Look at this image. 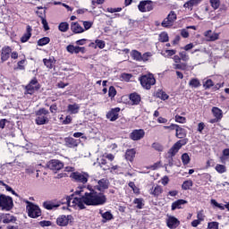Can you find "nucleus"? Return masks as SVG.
I'll return each mask as SVG.
<instances>
[{"label":"nucleus","instance_id":"obj_1","mask_svg":"<svg viewBox=\"0 0 229 229\" xmlns=\"http://www.w3.org/2000/svg\"><path fill=\"white\" fill-rule=\"evenodd\" d=\"M89 192H83V188L77 190L75 194H79L81 197H75L74 195L67 196L62 199V205H68V207H78L81 210H84L87 208L85 205L88 207H100L101 205H105L106 203V195L103 192L96 191V186H92L89 184L87 186Z\"/></svg>","mask_w":229,"mask_h":229},{"label":"nucleus","instance_id":"obj_2","mask_svg":"<svg viewBox=\"0 0 229 229\" xmlns=\"http://www.w3.org/2000/svg\"><path fill=\"white\" fill-rule=\"evenodd\" d=\"M36 119L35 123L38 124V126H42L44 124H47L49 123V118L47 115H49V111L44 107L39 108L38 111H36Z\"/></svg>","mask_w":229,"mask_h":229},{"label":"nucleus","instance_id":"obj_3","mask_svg":"<svg viewBox=\"0 0 229 229\" xmlns=\"http://www.w3.org/2000/svg\"><path fill=\"white\" fill-rule=\"evenodd\" d=\"M25 203H27L26 210L29 217L37 219V217H40V216H42V210H40V208L38 205H35L30 200H26Z\"/></svg>","mask_w":229,"mask_h":229},{"label":"nucleus","instance_id":"obj_4","mask_svg":"<svg viewBox=\"0 0 229 229\" xmlns=\"http://www.w3.org/2000/svg\"><path fill=\"white\" fill-rule=\"evenodd\" d=\"M140 85L143 87V89H146V90H149L151 87L157 83V80L152 73L141 75L140 77Z\"/></svg>","mask_w":229,"mask_h":229},{"label":"nucleus","instance_id":"obj_5","mask_svg":"<svg viewBox=\"0 0 229 229\" xmlns=\"http://www.w3.org/2000/svg\"><path fill=\"white\" fill-rule=\"evenodd\" d=\"M0 208L2 210H5V212H9L13 208V199L10 196H6L4 194L0 195Z\"/></svg>","mask_w":229,"mask_h":229},{"label":"nucleus","instance_id":"obj_6","mask_svg":"<svg viewBox=\"0 0 229 229\" xmlns=\"http://www.w3.org/2000/svg\"><path fill=\"white\" fill-rule=\"evenodd\" d=\"M89 174L85 172H72L70 175L72 180H74V182H77L78 183H83L84 185L89 182Z\"/></svg>","mask_w":229,"mask_h":229},{"label":"nucleus","instance_id":"obj_7","mask_svg":"<svg viewBox=\"0 0 229 229\" xmlns=\"http://www.w3.org/2000/svg\"><path fill=\"white\" fill-rule=\"evenodd\" d=\"M177 15L174 11H171L166 18L164 19V21L161 23V26L163 28H171L176 21Z\"/></svg>","mask_w":229,"mask_h":229},{"label":"nucleus","instance_id":"obj_8","mask_svg":"<svg viewBox=\"0 0 229 229\" xmlns=\"http://www.w3.org/2000/svg\"><path fill=\"white\" fill-rule=\"evenodd\" d=\"M138 8L140 12L146 13L151 12L153 10V1L151 0H144L140 2Z\"/></svg>","mask_w":229,"mask_h":229},{"label":"nucleus","instance_id":"obj_9","mask_svg":"<svg viewBox=\"0 0 229 229\" xmlns=\"http://www.w3.org/2000/svg\"><path fill=\"white\" fill-rule=\"evenodd\" d=\"M72 221H74V218L71 215H62L56 219L58 226H67L69 223H72Z\"/></svg>","mask_w":229,"mask_h":229},{"label":"nucleus","instance_id":"obj_10","mask_svg":"<svg viewBox=\"0 0 229 229\" xmlns=\"http://www.w3.org/2000/svg\"><path fill=\"white\" fill-rule=\"evenodd\" d=\"M47 167L51 171H60V169H64V164L58 159H52L47 163Z\"/></svg>","mask_w":229,"mask_h":229},{"label":"nucleus","instance_id":"obj_11","mask_svg":"<svg viewBox=\"0 0 229 229\" xmlns=\"http://www.w3.org/2000/svg\"><path fill=\"white\" fill-rule=\"evenodd\" d=\"M109 185L110 182L107 179H100L98 181V185H95V189L103 194L108 189Z\"/></svg>","mask_w":229,"mask_h":229},{"label":"nucleus","instance_id":"obj_12","mask_svg":"<svg viewBox=\"0 0 229 229\" xmlns=\"http://www.w3.org/2000/svg\"><path fill=\"white\" fill-rule=\"evenodd\" d=\"M119 112H121V108L119 107L112 109L106 114V119H109L111 122L117 121L119 119Z\"/></svg>","mask_w":229,"mask_h":229},{"label":"nucleus","instance_id":"obj_13","mask_svg":"<svg viewBox=\"0 0 229 229\" xmlns=\"http://www.w3.org/2000/svg\"><path fill=\"white\" fill-rule=\"evenodd\" d=\"M166 225L170 229H176L180 226V220L174 216H168L166 219Z\"/></svg>","mask_w":229,"mask_h":229},{"label":"nucleus","instance_id":"obj_14","mask_svg":"<svg viewBox=\"0 0 229 229\" xmlns=\"http://www.w3.org/2000/svg\"><path fill=\"white\" fill-rule=\"evenodd\" d=\"M144 135H146V132L144 130L140 129V130H134L131 135L130 138L131 140H140V139H144Z\"/></svg>","mask_w":229,"mask_h":229},{"label":"nucleus","instance_id":"obj_15","mask_svg":"<svg viewBox=\"0 0 229 229\" xmlns=\"http://www.w3.org/2000/svg\"><path fill=\"white\" fill-rule=\"evenodd\" d=\"M180 151V148L174 143L173 147L168 150V164L169 165L173 166V157L176 156V153Z\"/></svg>","mask_w":229,"mask_h":229},{"label":"nucleus","instance_id":"obj_16","mask_svg":"<svg viewBox=\"0 0 229 229\" xmlns=\"http://www.w3.org/2000/svg\"><path fill=\"white\" fill-rule=\"evenodd\" d=\"M180 151V148L174 143L173 147L168 150V164L169 165L173 166V157L176 156V153Z\"/></svg>","mask_w":229,"mask_h":229},{"label":"nucleus","instance_id":"obj_17","mask_svg":"<svg viewBox=\"0 0 229 229\" xmlns=\"http://www.w3.org/2000/svg\"><path fill=\"white\" fill-rule=\"evenodd\" d=\"M10 55H12V47H4L1 51V61L6 62L10 58Z\"/></svg>","mask_w":229,"mask_h":229},{"label":"nucleus","instance_id":"obj_18","mask_svg":"<svg viewBox=\"0 0 229 229\" xmlns=\"http://www.w3.org/2000/svg\"><path fill=\"white\" fill-rule=\"evenodd\" d=\"M66 50L72 55H73V53H75V55H78V53H85V47H74L73 45H69L67 46Z\"/></svg>","mask_w":229,"mask_h":229},{"label":"nucleus","instance_id":"obj_19","mask_svg":"<svg viewBox=\"0 0 229 229\" xmlns=\"http://www.w3.org/2000/svg\"><path fill=\"white\" fill-rule=\"evenodd\" d=\"M204 35L208 42H214L219 39V34L213 32L212 30H207Z\"/></svg>","mask_w":229,"mask_h":229},{"label":"nucleus","instance_id":"obj_20","mask_svg":"<svg viewBox=\"0 0 229 229\" xmlns=\"http://www.w3.org/2000/svg\"><path fill=\"white\" fill-rule=\"evenodd\" d=\"M164 192V189L160 185L153 186L152 189L149 191V194L154 196V198H158L160 194Z\"/></svg>","mask_w":229,"mask_h":229},{"label":"nucleus","instance_id":"obj_21","mask_svg":"<svg viewBox=\"0 0 229 229\" xmlns=\"http://www.w3.org/2000/svg\"><path fill=\"white\" fill-rule=\"evenodd\" d=\"M31 31H33V29H31V26L28 25L26 33L21 38V42H22V44H24V42H28L30 38H31Z\"/></svg>","mask_w":229,"mask_h":229},{"label":"nucleus","instance_id":"obj_22","mask_svg":"<svg viewBox=\"0 0 229 229\" xmlns=\"http://www.w3.org/2000/svg\"><path fill=\"white\" fill-rule=\"evenodd\" d=\"M43 64L47 69H54L55 64H56V59L55 57H50L49 59H43Z\"/></svg>","mask_w":229,"mask_h":229},{"label":"nucleus","instance_id":"obj_23","mask_svg":"<svg viewBox=\"0 0 229 229\" xmlns=\"http://www.w3.org/2000/svg\"><path fill=\"white\" fill-rule=\"evenodd\" d=\"M175 131V136L177 137V139H185V137H187V131L180 127V125H177Z\"/></svg>","mask_w":229,"mask_h":229},{"label":"nucleus","instance_id":"obj_24","mask_svg":"<svg viewBox=\"0 0 229 229\" xmlns=\"http://www.w3.org/2000/svg\"><path fill=\"white\" fill-rule=\"evenodd\" d=\"M67 112L72 114H76L80 112V105L79 104H70L67 106Z\"/></svg>","mask_w":229,"mask_h":229},{"label":"nucleus","instance_id":"obj_25","mask_svg":"<svg viewBox=\"0 0 229 229\" xmlns=\"http://www.w3.org/2000/svg\"><path fill=\"white\" fill-rule=\"evenodd\" d=\"M61 203H55L53 201H45L43 203L44 208L47 210H53V208H58L60 207Z\"/></svg>","mask_w":229,"mask_h":229},{"label":"nucleus","instance_id":"obj_26","mask_svg":"<svg viewBox=\"0 0 229 229\" xmlns=\"http://www.w3.org/2000/svg\"><path fill=\"white\" fill-rule=\"evenodd\" d=\"M211 112L215 118L218 119L219 121L223 119V111L219 107L214 106Z\"/></svg>","mask_w":229,"mask_h":229},{"label":"nucleus","instance_id":"obj_27","mask_svg":"<svg viewBox=\"0 0 229 229\" xmlns=\"http://www.w3.org/2000/svg\"><path fill=\"white\" fill-rule=\"evenodd\" d=\"M71 30L73 33H83L85 31L78 22H72Z\"/></svg>","mask_w":229,"mask_h":229},{"label":"nucleus","instance_id":"obj_28","mask_svg":"<svg viewBox=\"0 0 229 229\" xmlns=\"http://www.w3.org/2000/svg\"><path fill=\"white\" fill-rule=\"evenodd\" d=\"M99 214H101V216L104 220H102V223H106V221H112L114 219V215L110 211H106L103 213V211L100 210Z\"/></svg>","mask_w":229,"mask_h":229},{"label":"nucleus","instance_id":"obj_29","mask_svg":"<svg viewBox=\"0 0 229 229\" xmlns=\"http://www.w3.org/2000/svg\"><path fill=\"white\" fill-rule=\"evenodd\" d=\"M136 153L137 152L135 151V148L126 150L125 152L126 160H129L130 162H133V158H135Z\"/></svg>","mask_w":229,"mask_h":229},{"label":"nucleus","instance_id":"obj_30","mask_svg":"<svg viewBox=\"0 0 229 229\" xmlns=\"http://www.w3.org/2000/svg\"><path fill=\"white\" fill-rule=\"evenodd\" d=\"M186 203H187V200L185 199L175 200L172 204V210H176V208H182V205H186Z\"/></svg>","mask_w":229,"mask_h":229},{"label":"nucleus","instance_id":"obj_31","mask_svg":"<svg viewBox=\"0 0 229 229\" xmlns=\"http://www.w3.org/2000/svg\"><path fill=\"white\" fill-rule=\"evenodd\" d=\"M130 100L131 101L132 105H139V103H140V95L137 93H131L130 95Z\"/></svg>","mask_w":229,"mask_h":229},{"label":"nucleus","instance_id":"obj_32","mask_svg":"<svg viewBox=\"0 0 229 229\" xmlns=\"http://www.w3.org/2000/svg\"><path fill=\"white\" fill-rule=\"evenodd\" d=\"M201 3V0H190L183 4L184 8H192V6H198Z\"/></svg>","mask_w":229,"mask_h":229},{"label":"nucleus","instance_id":"obj_33","mask_svg":"<svg viewBox=\"0 0 229 229\" xmlns=\"http://www.w3.org/2000/svg\"><path fill=\"white\" fill-rule=\"evenodd\" d=\"M40 89V85H37V86H33L31 84H28L26 86V90L28 94H33V92H35V90H38Z\"/></svg>","mask_w":229,"mask_h":229},{"label":"nucleus","instance_id":"obj_34","mask_svg":"<svg viewBox=\"0 0 229 229\" xmlns=\"http://www.w3.org/2000/svg\"><path fill=\"white\" fill-rule=\"evenodd\" d=\"M156 96L157 98H159V99H162L163 101L169 99V95H167V93H165L164 90H158Z\"/></svg>","mask_w":229,"mask_h":229},{"label":"nucleus","instance_id":"obj_35","mask_svg":"<svg viewBox=\"0 0 229 229\" xmlns=\"http://www.w3.org/2000/svg\"><path fill=\"white\" fill-rule=\"evenodd\" d=\"M131 56L136 62H142V54L137 50H133L131 53Z\"/></svg>","mask_w":229,"mask_h":229},{"label":"nucleus","instance_id":"obj_36","mask_svg":"<svg viewBox=\"0 0 229 229\" xmlns=\"http://www.w3.org/2000/svg\"><path fill=\"white\" fill-rule=\"evenodd\" d=\"M229 158V148L223 150V156L220 157L222 164H226V160Z\"/></svg>","mask_w":229,"mask_h":229},{"label":"nucleus","instance_id":"obj_37","mask_svg":"<svg viewBox=\"0 0 229 229\" xmlns=\"http://www.w3.org/2000/svg\"><path fill=\"white\" fill-rule=\"evenodd\" d=\"M13 221H15V216H13L10 214H4L3 223L8 224V223H13Z\"/></svg>","mask_w":229,"mask_h":229},{"label":"nucleus","instance_id":"obj_38","mask_svg":"<svg viewBox=\"0 0 229 229\" xmlns=\"http://www.w3.org/2000/svg\"><path fill=\"white\" fill-rule=\"evenodd\" d=\"M65 142L70 148H76L78 146V141L74 138H68L65 140Z\"/></svg>","mask_w":229,"mask_h":229},{"label":"nucleus","instance_id":"obj_39","mask_svg":"<svg viewBox=\"0 0 229 229\" xmlns=\"http://www.w3.org/2000/svg\"><path fill=\"white\" fill-rule=\"evenodd\" d=\"M189 85L192 89H198V87H201V82H199V80L198 79H191L189 82Z\"/></svg>","mask_w":229,"mask_h":229},{"label":"nucleus","instance_id":"obj_40","mask_svg":"<svg viewBox=\"0 0 229 229\" xmlns=\"http://www.w3.org/2000/svg\"><path fill=\"white\" fill-rule=\"evenodd\" d=\"M49 42H51V39L48 37H44L42 38H40L39 40H38V46H47V44H49Z\"/></svg>","mask_w":229,"mask_h":229},{"label":"nucleus","instance_id":"obj_41","mask_svg":"<svg viewBox=\"0 0 229 229\" xmlns=\"http://www.w3.org/2000/svg\"><path fill=\"white\" fill-rule=\"evenodd\" d=\"M134 205H137L136 208L141 209L144 208V199H135L133 200Z\"/></svg>","mask_w":229,"mask_h":229},{"label":"nucleus","instance_id":"obj_42","mask_svg":"<svg viewBox=\"0 0 229 229\" xmlns=\"http://www.w3.org/2000/svg\"><path fill=\"white\" fill-rule=\"evenodd\" d=\"M187 142H189V139L187 138H182V140H178L176 143H174L176 145V147L179 148V149H182V146H185L187 144Z\"/></svg>","mask_w":229,"mask_h":229},{"label":"nucleus","instance_id":"obj_43","mask_svg":"<svg viewBox=\"0 0 229 229\" xmlns=\"http://www.w3.org/2000/svg\"><path fill=\"white\" fill-rule=\"evenodd\" d=\"M192 185H193L192 181L188 180V181L183 182V183L182 185V189L183 191H189V189H191V187H192Z\"/></svg>","mask_w":229,"mask_h":229},{"label":"nucleus","instance_id":"obj_44","mask_svg":"<svg viewBox=\"0 0 229 229\" xmlns=\"http://www.w3.org/2000/svg\"><path fill=\"white\" fill-rule=\"evenodd\" d=\"M59 31L65 33L69 30V23L67 22H61L58 26Z\"/></svg>","mask_w":229,"mask_h":229},{"label":"nucleus","instance_id":"obj_45","mask_svg":"<svg viewBox=\"0 0 229 229\" xmlns=\"http://www.w3.org/2000/svg\"><path fill=\"white\" fill-rule=\"evenodd\" d=\"M215 169L216 173H219V174H223V173H226V166L225 165H216Z\"/></svg>","mask_w":229,"mask_h":229},{"label":"nucleus","instance_id":"obj_46","mask_svg":"<svg viewBox=\"0 0 229 229\" xmlns=\"http://www.w3.org/2000/svg\"><path fill=\"white\" fill-rule=\"evenodd\" d=\"M182 162L183 165H187L191 162V157H189L188 153H184L182 155Z\"/></svg>","mask_w":229,"mask_h":229},{"label":"nucleus","instance_id":"obj_47","mask_svg":"<svg viewBox=\"0 0 229 229\" xmlns=\"http://www.w3.org/2000/svg\"><path fill=\"white\" fill-rule=\"evenodd\" d=\"M159 42H169V35L166 32H162L159 35Z\"/></svg>","mask_w":229,"mask_h":229},{"label":"nucleus","instance_id":"obj_48","mask_svg":"<svg viewBox=\"0 0 229 229\" xmlns=\"http://www.w3.org/2000/svg\"><path fill=\"white\" fill-rule=\"evenodd\" d=\"M210 4L214 10H217L219 6L221 5V1L220 0H210Z\"/></svg>","mask_w":229,"mask_h":229},{"label":"nucleus","instance_id":"obj_49","mask_svg":"<svg viewBox=\"0 0 229 229\" xmlns=\"http://www.w3.org/2000/svg\"><path fill=\"white\" fill-rule=\"evenodd\" d=\"M116 95H117V90H115V88L114 86L109 87V90H108L109 98H115Z\"/></svg>","mask_w":229,"mask_h":229},{"label":"nucleus","instance_id":"obj_50","mask_svg":"<svg viewBox=\"0 0 229 229\" xmlns=\"http://www.w3.org/2000/svg\"><path fill=\"white\" fill-rule=\"evenodd\" d=\"M211 205H213V207H216V208H219L220 210H225V206L219 204L216 199H212Z\"/></svg>","mask_w":229,"mask_h":229},{"label":"nucleus","instance_id":"obj_51","mask_svg":"<svg viewBox=\"0 0 229 229\" xmlns=\"http://www.w3.org/2000/svg\"><path fill=\"white\" fill-rule=\"evenodd\" d=\"M152 148L156 149V151H160V152L164 151V147L160 143H157V142L153 143Z\"/></svg>","mask_w":229,"mask_h":229},{"label":"nucleus","instance_id":"obj_52","mask_svg":"<svg viewBox=\"0 0 229 229\" xmlns=\"http://www.w3.org/2000/svg\"><path fill=\"white\" fill-rule=\"evenodd\" d=\"M175 121H176V123H180L181 124H185L187 119L183 116L176 114Z\"/></svg>","mask_w":229,"mask_h":229},{"label":"nucleus","instance_id":"obj_53","mask_svg":"<svg viewBox=\"0 0 229 229\" xmlns=\"http://www.w3.org/2000/svg\"><path fill=\"white\" fill-rule=\"evenodd\" d=\"M98 165L100 167L103 168V171H108V169H110V167L108 166L103 167V165H106V159L105 158L100 159V161L98 162Z\"/></svg>","mask_w":229,"mask_h":229},{"label":"nucleus","instance_id":"obj_54","mask_svg":"<svg viewBox=\"0 0 229 229\" xmlns=\"http://www.w3.org/2000/svg\"><path fill=\"white\" fill-rule=\"evenodd\" d=\"M208 229H219V223L210 222L208 224Z\"/></svg>","mask_w":229,"mask_h":229},{"label":"nucleus","instance_id":"obj_55","mask_svg":"<svg viewBox=\"0 0 229 229\" xmlns=\"http://www.w3.org/2000/svg\"><path fill=\"white\" fill-rule=\"evenodd\" d=\"M179 55H180L181 60H182V62H188L189 55H187V52L182 51Z\"/></svg>","mask_w":229,"mask_h":229},{"label":"nucleus","instance_id":"obj_56","mask_svg":"<svg viewBox=\"0 0 229 229\" xmlns=\"http://www.w3.org/2000/svg\"><path fill=\"white\" fill-rule=\"evenodd\" d=\"M41 22L43 24V28H44L45 31L49 30V25L47 23V20H46V18H44V17H41Z\"/></svg>","mask_w":229,"mask_h":229},{"label":"nucleus","instance_id":"obj_57","mask_svg":"<svg viewBox=\"0 0 229 229\" xmlns=\"http://www.w3.org/2000/svg\"><path fill=\"white\" fill-rule=\"evenodd\" d=\"M210 87H214V81H212V80L208 79L204 82V88L210 89Z\"/></svg>","mask_w":229,"mask_h":229},{"label":"nucleus","instance_id":"obj_58","mask_svg":"<svg viewBox=\"0 0 229 229\" xmlns=\"http://www.w3.org/2000/svg\"><path fill=\"white\" fill-rule=\"evenodd\" d=\"M95 43L97 44V46L99 47V49H105V41L101 40V39H97L95 41Z\"/></svg>","mask_w":229,"mask_h":229},{"label":"nucleus","instance_id":"obj_59","mask_svg":"<svg viewBox=\"0 0 229 229\" xmlns=\"http://www.w3.org/2000/svg\"><path fill=\"white\" fill-rule=\"evenodd\" d=\"M24 64H26V59H23V60L18 62V69L20 71H24V69H25Z\"/></svg>","mask_w":229,"mask_h":229},{"label":"nucleus","instance_id":"obj_60","mask_svg":"<svg viewBox=\"0 0 229 229\" xmlns=\"http://www.w3.org/2000/svg\"><path fill=\"white\" fill-rule=\"evenodd\" d=\"M197 218H198V220L199 221H205V215H203V210H201V211H199L198 213H197Z\"/></svg>","mask_w":229,"mask_h":229},{"label":"nucleus","instance_id":"obj_61","mask_svg":"<svg viewBox=\"0 0 229 229\" xmlns=\"http://www.w3.org/2000/svg\"><path fill=\"white\" fill-rule=\"evenodd\" d=\"M175 69H180L181 71H185L187 69V64H175Z\"/></svg>","mask_w":229,"mask_h":229},{"label":"nucleus","instance_id":"obj_62","mask_svg":"<svg viewBox=\"0 0 229 229\" xmlns=\"http://www.w3.org/2000/svg\"><path fill=\"white\" fill-rule=\"evenodd\" d=\"M71 123H72V117L71 115H67L63 121V124H71Z\"/></svg>","mask_w":229,"mask_h":229},{"label":"nucleus","instance_id":"obj_63","mask_svg":"<svg viewBox=\"0 0 229 229\" xmlns=\"http://www.w3.org/2000/svg\"><path fill=\"white\" fill-rule=\"evenodd\" d=\"M39 225L42 227L51 226V221H46V220L40 221Z\"/></svg>","mask_w":229,"mask_h":229},{"label":"nucleus","instance_id":"obj_64","mask_svg":"<svg viewBox=\"0 0 229 229\" xmlns=\"http://www.w3.org/2000/svg\"><path fill=\"white\" fill-rule=\"evenodd\" d=\"M83 26L85 30H90L92 28V22L83 21Z\"/></svg>","mask_w":229,"mask_h":229}]
</instances>
